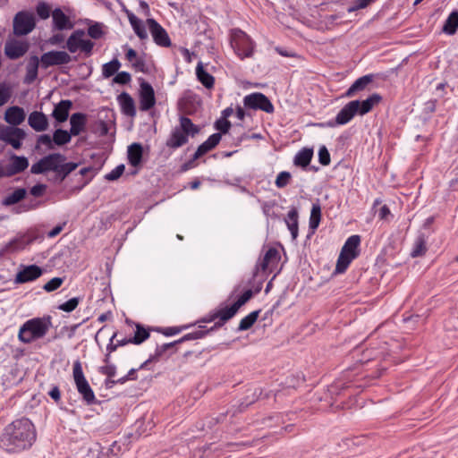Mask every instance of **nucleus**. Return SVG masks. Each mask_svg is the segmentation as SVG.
Returning a JSON list of instances; mask_svg holds the SVG:
<instances>
[{"mask_svg": "<svg viewBox=\"0 0 458 458\" xmlns=\"http://www.w3.org/2000/svg\"><path fill=\"white\" fill-rule=\"evenodd\" d=\"M37 439V429L28 418H20L7 424L0 436V447L7 453L30 449Z\"/></svg>", "mask_w": 458, "mask_h": 458, "instance_id": "obj_1", "label": "nucleus"}, {"mask_svg": "<svg viewBox=\"0 0 458 458\" xmlns=\"http://www.w3.org/2000/svg\"><path fill=\"white\" fill-rule=\"evenodd\" d=\"M380 95L375 93L363 101L352 100L347 103L336 114L335 123H329L330 126L344 125L348 123L356 114L364 115L381 101Z\"/></svg>", "mask_w": 458, "mask_h": 458, "instance_id": "obj_2", "label": "nucleus"}, {"mask_svg": "<svg viewBox=\"0 0 458 458\" xmlns=\"http://www.w3.org/2000/svg\"><path fill=\"white\" fill-rule=\"evenodd\" d=\"M52 327V318L44 316L24 322L19 329L18 339L23 344H30L43 338Z\"/></svg>", "mask_w": 458, "mask_h": 458, "instance_id": "obj_3", "label": "nucleus"}, {"mask_svg": "<svg viewBox=\"0 0 458 458\" xmlns=\"http://www.w3.org/2000/svg\"><path fill=\"white\" fill-rule=\"evenodd\" d=\"M199 132V127L190 118L182 116L179 125L172 130L165 145L170 148L176 149L185 145L189 141V137L193 138Z\"/></svg>", "mask_w": 458, "mask_h": 458, "instance_id": "obj_4", "label": "nucleus"}, {"mask_svg": "<svg viewBox=\"0 0 458 458\" xmlns=\"http://www.w3.org/2000/svg\"><path fill=\"white\" fill-rule=\"evenodd\" d=\"M230 45L241 60L250 58L254 55L256 43L246 32L240 29L230 30Z\"/></svg>", "mask_w": 458, "mask_h": 458, "instance_id": "obj_5", "label": "nucleus"}, {"mask_svg": "<svg viewBox=\"0 0 458 458\" xmlns=\"http://www.w3.org/2000/svg\"><path fill=\"white\" fill-rule=\"evenodd\" d=\"M360 243V237L356 234L346 240L336 262L335 273L342 274L345 272L351 262L359 256Z\"/></svg>", "mask_w": 458, "mask_h": 458, "instance_id": "obj_6", "label": "nucleus"}, {"mask_svg": "<svg viewBox=\"0 0 458 458\" xmlns=\"http://www.w3.org/2000/svg\"><path fill=\"white\" fill-rule=\"evenodd\" d=\"M72 377L78 393L81 395L83 401L87 404L97 403L95 394L86 379L82 366L80 360H75L72 366Z\"/></svg>", "mask_w": 458, "mask_h": 458, "instance_id": "obj_7", "label": "nucleus"}, {"mask_svg": "<svg viewBox=\"0 0 458 458\" xmlns=\"http://www.w3.org/2000/svg\"><path fill=\"white\" fill-rule=\"evenodd\" d=\"M94 46V42L85 38V32L82 30H74L66 41V47L70 53L81 51L86 56L91 55Z\"/></svg>", "mask_w": 458, "mask_h": 458, "instance_id": "obj_8", "label": "nucleus"}, {"mask_svg": "<svg viewBox=\"0 0 458 458\" xmlns=\"http://www.w3.org/2000/svg\"><path fill=\"white\" fill-rule=\"evenodd\" d=\"M60 161H65L64 156L59 153L49 154L33 164L30 167V173L33 174H41L47 172L56 173L60 167Z\"/></svg>", "mask_w": 458, "mask_h": 458, "instance_id": "obj_9", "label": "nucleus"}, {"mask_svg": "<svg viewBox=\"0 0 458 458\" xmlns=\"http://www.w3.org/2000/svg\"><path fill=\"white\" fill-rule=\"evenodd\" d=\"M280 253L276 248H269L265 253L262 260L257 264L253 276H258L259 272L264 274L272 273L277 267L280 260Z\"/></svg>", "mask_w": 458, "mask_h": 458, "instance_id": "obj_10", "label": "nucleus"}, {"mask_svg": "<svg viewBox=\"0 0 458 458\" xmlns=\"http://www.w3.org/2000/svg\"><path fill=\"white\" fill-rule=\"evenodd\" d=\"M243 104L248 108L262 110L267 114H272L275 110L274 106L268 98L259 92L245 96L243 98Z\"/></svg>", "mask_w": 458, "mask_h": 458, "instance_id": "obj_11", "label": "nucleus"}, {"mask_svg": "<svg viewBox=\"0 0 458 458\" xmlns=\"http://www.w3.org/2000/svg\"><path fill=\"white\" fill-rule=\"evenodd\" d=\"M36 26L35 18L28 12H19L13 19V31L18 36L27 35Z\"/></svg>", "mask_w": 458, "mask_h": 458, "instance_id": "obj_12", "label": "nucleus"}, {"mask_svg": "<svg viewBox=\"0 0 458 458\" xmlns=\"http://www.w3.org/2000/svg\"><path fill=\"white\" fill-rule=\"evenodd\" d=\"M25 137V131L18 127L6 126L0 129V140L10 144L15 149L21 148V141Z\"/></svg>", "mask_w": 458, "mask_h": 458, "instance_id": "obj_13", "label": "nucleus"}, {"mask_svg": "<svg viewBox=\"0 0 458 458\" xmlns=\"http://www.w3.org/2000/svg\"><path fill=\"white\" fill-rule=\"evenodd\" d=\"M72 61L71 55L65 51H48L40 57L41 66L48 68L55 65L67 64Z\"/></svg>", "mask_w": 458, "mask_h": 458, "instance_id": "obj_14", "label": "nucleus"}, {"mask_svg": "<svg viewBox=\"0 0 458 458\" xmlns=\"http://www.w3.org/2000/svg\"><path fill=\"white\" fill-rule=\"evenodd\" d=\"M147 24L153 40L157 46L162 47H168L171 46V39L168 33L155 19H148Z\"/></svg>", "mask_w": 458, "mask_h": 458, "instance_id": "obj_15", "label": "nucleus"}, {"mask_svg": "<svg viewBox=\"0 0 458 458\" xmlns=\"http://www.w3.org/2000/svg\"><path fill=\"white\" fill-rule=\"evenodd\" d=\"M43 274V269L37 265L24 266L16 274L14 283L17 284L32 282L40 277Z\"/></svg>", "mask_w": 458, "mask_h": 458, "instance_id": "obj_16", "label": "nucleus"}, {"mask_svg": "<svg viewBox=\"0 0 458 458\" xmlns=\"http://www.w3.org/2000/svg\"><path fill=\"white\" fill-rule=\"evenodd\" d=\"M238 310L234 307L233 304L230 306L220 307L219 309L214 310L212 313L208 315L207 318H205L206 322H212L216 318L219 321L216 322L215 327L223 326L227 320L232 318L236 313Z\"/></svg>", "mask_w": 458, "mask_h": 458, "instance_id": "obj_17", "label": "nucleus"}, {"mask_svg": "<svg viewBox=\"0 0 458 458\" xmlns=\"http://www.w3.org/2000/svg\"><path fill=\"white\" fill-rule=\"evenodd\" d=\"M156 104L155 92L152 86L142 81L140 89V109L141 111H148L151 109Z\"/></svg>", "mask_w": 458, "mask_h": 458, "instance_id": "obj_18", "label": "nucleus"}, {"mask_svg": "<svg viewBox=\"0 0 458 458\" xmlns=\"http://www.w3.org/2000/svg\"><path fill=\"white\" fill-rule=\"evenodd\" d=\"M52 20L55 30H64L73 27L69 17L60 8H55L52 11Z\"/></svg>", "mask_w": 458, "mask_h": 458, "instance_id": "obj_19", "label": "nucleus"}, {"mask_svg": "<svg viewBox=\"0 0 458 458\" xmlns=\"http://www.w3.org/2000/svg\"><path fill=\"white\" fill-rule=\"evenodd\" d=\"M29 125L36 131H44L48 127V120L45 114L34 111L28 117Z\"/></svg>", "mask_w": 458, "mask_h": 458, "instance_id": "obj_20", "label": "nucleus"}, {"mask_svg": "<svg viewBox=\"0 0 458 458\" xmlns=\"http://www.w3.org/2000/svg\"><path fill=\"white\" fill-rule=\"evenodd\" d=\"M28 51V46L25 43L19 41H13L6 43L4 47V53L10 59H18L24 55Z\"/></svg>", "mask_w": 458, "mask_h": 458, "instance_id": "obj_21", "label": "nucleus"}, {"mask_svg": "<svg viewBox=\"0 0 458 458\" xmlns=\"http://www.w3.org/2000/svg\"><path fill=\"white\" fill-rule=\"evenodd\" d=\"M122 112L130 117L136 115V108L133 98L127 92H123L117 97Z\"/></svg>", "mask_w": 458, "mask_h": 458, "instance_id": "obj_22", "label": "nucleus"}, {"mask_svg": "<svg viewBox=\"0 0 458 458\" xmlns=\"http://www.w3.org/2000/svg\"><path fill=\"white\" fill-rule=\"evenodd\" d=\"M72 102L69 99L61 100L55 106L52 112V116L58 122L64 123L69 116L70 109L72 108Z\"/></svg>", "mask_w": 458, "mask_h": 458, "instance_id": "obj_23", "label": "nucleus"}, {"mask_svg": "<svg viewBox=\"0 0 458 458\" xmlns=\"http://www.w3.org/2000/svg\"><path fill=\"white\" fill-rule=\"evenodd\" d=\"M10 175H15L26 170L29 166V160L26 157L13 154L10 156V164L7 165Z\"/></svg>", "mask_w": 458, "mask_h": 458, "instance_id": "obj_24", "label": "nucleus"}, {"mask_svg": "<svg viewBox=\"0 0 458 458\" xmlns=\"http://www.w3.org/2000/svg\"><path fill=\"white\" fill-rule=\"evenodd\" d=\"M129 22L135 32V34L141 39L145 40L148 38V32L145 25L141 20H140L133 13L129 10L125 11Z\"/></svg>", "mask_w": 458, "mask_h": 458, "instance_id": "obj_25", "label": "nucleus"}, {"mask_svg": "<svg viewBox=\"0 0 458 458\" xmlns=\"http://www.w3.org/2000/svg\"><path fill=\"white\" fill-rule=\"evenodd\" d=\"M4 119L8 123L13 125V127L17 126L25 119L24 110L20 106H11L5 111Z\"/></svg>", "mask_w": 458, "mask_h": 458, "instance_id": "obj_26", "label": "nucleus"}, {"mask_svg": "<svg viewBox=\"0 0 458 458\" xmlns=\"http://www.w3.org/2000/svg\"><path fill=\"white\" fill-rule=\"evenodd\" d=\"M373 75L368 74L357 79L352 86L347 89L344 96L346 98H352L359 91L364 90L367 86L372 81Z\"/></svg>", "mask_w": 458, "mask_h": 458, "instance_id": "obj_27", "label": "nucleus"}, {"mask_svg": "<svg viewBox=\"0 0 458 458\" xmlns=\"http://www.w3.org/2000/svg\"><path fill=\"white\" fill-rule=\"evenodd\" d=\"M143 148L140 143H132L128 147L127 157L128 162L133 167L140 165L142 160Z\"/></svg>", "mask_w": 458, "mask_h": 458, "instance_id": "obj_28", "label": "nucleus"}, {"mask_svg": "<svg viewBox=\"0 0 458 458\" xmlns=\"http://www.w3.org/2000/svg\"><path fill=\"white\" fill-rule=\"evenodd\" d=\"M87 123L86 114L82 113L72 114L70 118L71 130L70 132L72 136L79 135L83 131Z\"/></svg>", "mask_w": 458, "mask_h": 458, "instance_id": "obj_29", "label": "nucleus"}, {"mask_svg": "<svg viewBox=\"0 0 458 458\" xmlns=\"http://www.w3.org/2000/svg\"><path fill=\"white\" fill-rule=\"evenodd\" d=\"M125 47L127 48L125 57L131 64L132 68L137 72H144L146 66L144 60L138 56V54L134 49L128 47V46H125Z\"/></svg>", "mask_w": 458, "mask_h": 458, "instance_id": "obj_30", "label": "nucleus"}, {"mask_svg": "<svg viewBox=\"0 0 458 458\" xmlns=\"http://www.w3.org/2000/svg\"><path fill=\"white\" fill-rule=\"evenodd\" d=\"M196 75L199 81L207 89L214 87L215 78L204 69L202 63L197 64Z\"/></svg>", "mask_w": 458, "mask_h": 458, "instance_id": "obj_31", "label": "nucleus"}, {"mask_svg": "<svg viewBox=\"0 0 458 458\" xmlns=\"http://www.w3.org/2000/svg\"><path fill=\"white\" fill-rule=\"evenodd\" d=\"M313 157V149L303 148L294 157L293 164L297 166L307 167Z\"/></svg>", "mask_w": 458, "mask_h": 458, "instance_id": "obj_32", "label": "nucleus"}, {"mask_svg": "<svg viewBox=\"0 0 458 458\" xmlns=\"http://www.w3.org/2000/svg\"><path fill=\"white\" fill-rule=\"evenodd\" d=\"M298 217L299 216L297 210L293 208L287 213V216L284 219L293 240L298 237Z\"/></svg>", "mask_w": 458, "mask_h": 458, "instance_id": "obj_33", "label": "nucleus"}, {"mask_svg": "<svg viewBox=\"0 0 458 458\" xmlns=\"http://www.w3.org/2000/svg\"><path fill=\"white\" fill-rule=\"evenodd\" d=\"M39 60L37 56H32L26 66V76L24 81L28 84L32 83L38 76Z\"/></svg>", "mask_w": 458, "mask_h": 458, "instance_id": "obj_34", "label": "nucleus"}, {"mask_svg": "<svg viewBox=\"0 0 458 458\" xmlns=\"http://www.w3.org/2000/svg\"><path fill=\"white\" fill-rule=\"evenodd\" d=\"M27 194V191L24 188H17L12 193L8 194L3 199V205L4 206H12L17 204L21 200H22Z\"/></svg>", "mask_w": 458, "mask_h": 458, "instance_id": "obj_35", "label": "nucleus"}, {"mask_svg": "<svg viewBox=\"0 0 458 458\" xmlns=\"http://www.w3.org/2000/svg\"><path fill=\"white\" fill-rule=\"evenodd\" d=\"M458 29V12H452L447 17L444 26L443 31L448 35H454Z\"/></svg>", "mask_w": 458, "mask_h": 458, "instance_id": "obj_36", "label": "nucleus"}, {"mask_svg": "<svg viewBox=\"0 0 458 458\" xmlns=\"http://www.w3.org/2000/svg\"><path fill=\"white\" fill-rule=\"evenodd\" d=\"M259 312V310H254L248 314L247 316H245L244 318H242L239 323L238 330L245 331L250 329L257 321Z\"/></svg>", "mask_w": 458, "mask_h": 458, "instance_id": "obj_37", "label": "nucleus"}, {"mask_svg": "<svg viewBox=\"0 0 458 458\" xmlns=\"http://www.w3.org/2000/svg\"><path fill=\"white\" fill-rule=\"evenodd\" d=\"M321 219V207L318 203L312 205L310 216V228L313 231L316 230Z\"/></svg>", "mask_w": 458, "mask_h": 458, "instance_id": "obj_38", "label": "nucleus"}, {"mask_svg": "<svg viewBox=\"0 0 458 458\" xmlns=\"http://www.w3.org/2000/svg\"><path fill=\"white\" fill-rule=\"evenodd\" d=\"M72 136L71 132L62 129H57L53 134V141L58 146H63L71 141Z\"/></svg>", "mask_w": 458, "mask_h": 458, "instance_id": "obj_39", "label": "nucleus"}, {"mask_svg": "<svg viewBox=\"0 0 458 458\" xmlns=\"http://www.w3.org/2000/svg\"><path fill=\"white\" fill-rule=\"evenodd\" d=\"M121 67V63L118 59H113L112 61L105 64L102 67V74L105 78H109L114 75Z\"/></svg>", "mask_w": 458, "mask_h": 458, "instance_id": "obj_40", "label": "nucleus"}, {"mask_svg": "<svg viewBox=\"0 0 458 458\" xmlns=\"http://www.w3.org/2000/svg\"><path fill=\"white\" fill-rule=\"evenodd\" d=\"M212 148L208 145H207L206 141H204L202 144H200L196 152L193 155V157L191 160H190L188 163L184 164L182 168L184 171L191 168L193 166V163L196 159L199 158L201 156L206 154L207 152L210 151Z\"/></svg>", "mask_w": 458, "mask_h": 458, "instance_id": "obj_41", "label": "nucleus"}, {"mask_svg": "<svg viewBox=\"0 0 458 458\" xmlns=\"http://www.w3.org/2000/svg\"><path fill=\"white\" fill-rule=\"evenodd\" d=\"M208 333V330H204L203 327H199L197 330L191 332L189 334H186L182 338L175 341V343H183L185 341L200 339V338H203Z\"/></svg>", "mask_w": 458, "mask_h": 458, "instance_id": "obj_42", "label": "nucleus"}, {"mask_svg": "<svg viewBox=\"0 0 458 458\" xmlns=\"http://www.w3.org/2000/svg\"><path fill=\"white\" fill-rule=\"evenodd\" d=\"M149 337V333L140 325L136 326V332L134 336L131 337V342L134 344H140Z\"/></svg>", "mask_w": 458, "mask_h": 458, "instance_id": "obj_43", "label": "nucleus"}, {"mask_svg": "<svg viewBox=\"0 0 458 458\" xmlns=\"http://www.w3.org/2000/svg\"><path fill=\"white\" fill-rule=\"evenodd\" d=\"M12 97V87L6 83H0V106L5 105Z\"/></svg>", "mask_w": 458, "mask_h": 458, "instance_id": "obj_44", "label": "nucleus"}, {"mask_svg": "<svg viewBox=\"0 0 458 458\" xmlns=\"http://www.w3.org/2000/svg\"><path fill=\"white\" fill-rule=\"evenodd\" d=\"M36 12L38 16L42 20H47L49 18L50 14L52 15L50 5L44 1H41L37 4Z\"/></svg>", "mask_w": 458, "mask_h": 458, "instance_id": "obj_45", "label": "nucleus"}, {"mask_svg": "<svg viewBox=\"0 0 458 458\" xmlns=\"http://www.w3.org/2000/svg\"><path fill=\"white\" fill-rule=\"evenodd\" d=\"M77 167V164L75 163H64V161H60V167L57 169L56 174L62 175V179H64L70 173L75 170Z\"/></svg>", "mask_w": 458, "mask_h": 458, "instance_id": "obj_46", "label": "nucleus"}, {"mask_svg": "<svg viewBox=\"0 0 458 458\" xmlns=\"http://www.w3.org/2000/svg\"><path fill=\"white\" fill-rule=\"evenodd\" d=\"M103 24L96 22L88 28V35L94 39H99L104 35Z\"/></svg>", "mask_w": 458, "mask_h": 458, "instance_id": "obj_47", "label": "nucleus"}, {"mask_svg": "<svg viewBox=\"0 0 458 458\" xmlns=\"http://www.w3.org/2000/svg\"><path fill=\"white\" fill-rule=\"evenodd\" d=\"M292 175L289 172H280L276 179L275 184L277 188L282 189L289 184Z\"/></svg>", "mask_w": 458, "mask_h": 458, "instance_id": "obj_48", "label": "nucleus"}, {"mask_svg": "<svg viewBox=\"0 0 458 458\" xmlns=\"http://www.w3.org/2000/svg\"><path fill=\"white\" fill-rule=\"evenodd\" d=\"M63 283L64 278L54 277L44 284L43 289L47 293H51L57 290L63 284Z\"/></svg>", "mask_w": 458, "mask_h": 458, "instance_id": "obj_49", "label": "nucleus"}, {"mask_svg": "<svg viewBox=\"0 0 458 458\" xmlns=\"http://www.w3.org/2000/svg\"><path fill=\"white\" fill-rule=\"evenodd\" d=\"M79 298L78 297H73L70 300H68L67 301L62 303L61 305H59V310H63V311H65V312H72V310H74L78 304H79Z\"/></svg>", "mask_w": 458, "mask_h": 458, "instance_id": "obj_50", "label": "nucleus"}, {"mask_svg": "<svg viewBox=\"0 0 458 458\" xmlns=\"http://www.w3.org/2000/svg\"><path fill=\"white\" fill-rule=\"evenodd\" d=\"M131 80V74L127 72H117L114 77L113 81L116 84L125 85L128 84Z\"/></svg>", "mask_w": 458, "mask_h": 458, "instance_id": "obj_51", "label": "nucleus"}, {"mask_svg": "<svg viewBox=\"0 0 458 458\" xmlns=\"http://www.w3.org/2000/svg\"><path fill=\"white\" fill-rule=\"evenodd\" d=\"M318 161L322 165L330 164V154L326 146H321L318 150Z\"/></svg>", "mask_w": 458, "mask_h": 458, "instance_id": "obj_52", "label": "nucleus"}, {"mask_svg": "<svg viewBox=\"0 0 458 458\" xmlns=\"http://www.w3.org/2000/svg\"><path fill=\"white\" fill-rule=\"evenodd\" d=\"M426 251L425 242L422 239H418L415 242L414 248L411 250V255L415 258L421 256Z\"/></svg>", "mask_w": 458, "mask_h": 458, "instance_id": "obj_53", "label": "nucleus"}, {"mask_svg": "<svg viewBox=\"0 0 458 458\" xmlns=\"http://www.w3.org/2000/svg\"><path fill=\"white\" fill-rule=\"evenodd\" d=\"M252 295L253 292L250 289L246 290L233 304L237 310H239L242 305H244L249 300L251 299Z\"/></svg>", "mask_w": 458, "mask_h": 458, "instance_id": "obj_54", "label": "nucleus"}, {"mask_svg": "<svg viewBox=\"0 0 458 458\" xmlns=\"http://www.w3.org/2000/svg\"><path fill=\"white\" fill-rule=\"evenodd\" d=\"M124 165H119L114 168L110 173L106 175V179L108 181L117 180L124 172Z\"/></svg>", "mask_w": 458, "mask_h": 458, "instance_id": "obj_55", "label": "nucleus"}, {"mask_svg": "<svg viewBox=\"0 0 458 458\" xmlns=\"http://www.w3.org/2000/svg\"><path fill=\"white\" fill-rule=\"evenodd\" d=\"M25 245H26V242H25L24 239L21 237V238H16V239L10 241L9 243L7 244L6 248L8 250H18L23 249L25 247Z\"/></svg>", "mask_w": 458, "mask_h": 458, "instance_id": "obj_56", "label": "nucleus"}, {"mask_svg": "<svg viewBox=\"0 0 458 458\" xmlns=\"http://www.w3.org/2000/svg\"><path fill=\"white\" fill-rule=\"evenodd\" d=\"M98 371L107 377H113L116 374V367L114 364H106L105 366H101Z\"/></svg>", "mask_w": 458, "mask_h": 458, "instance_id": "obj_57", "label": "nucleus"}, {"mask_svg": "<svg viewBox=\"0 0 458 458\" xmlns=\"http://www.w3.org/2000/svg\"><path fill=\"white\" fill-rule=\"evenodd\" d=\"M215 127L222 133H226L231 127V123L226 119H219L216 122Z\"/></svg>", "mask_w": 458, "mask_h": 458, "instance_id": "obj_58", "label": "nucleus"}, {"mask_svg": "<svg viewBox=\"0 0 458 458\" xmlns=\"http://www.w3.org/2000/svg\"><path fill=\"white\" fill-rule=\"evenodd\" d=\"M175 344L176 343L174 342L169 344H164L162 345L157 346L153 355V359H156L157 360L165 351L174 346Z\"/></svg>", "mask_w": 458, "mask_h": 458, "instance_id": "obj_59", "label": "nucleus"}, {"mask_svg": "<svg viewBox=\"0 0 458 458\" xmlns=\"http://www.w3.org/2000/svg\"><path fill=\"white\" fill-rule=\"evenodd\" d=\"M46 190H47L46 184L38 183V184L34 185L30 189V192L34 197H41L44 195Z\"/></svg>", "mask_w": 458, "mask_h": 458, "instance_id": "obj_60", "label": "nucleus"}, {"mask_svg": "<svg viewBox=\"0 0 458 458\" xmlns=\"http://www.w3.org/2000/svg\"><path fill=\"white\" fill-rule=\"evenodd\" d=\"M220 140H221L220 133H213L205 141H206L207 145L211 147V148L213 149L219 143Z\"/></svg>", "mask_w": 458, "mask_h": 458, "instance_id": "obj_61", "label": "nucleus"}, {"mask_svg": "<svg viewBox=\"0 0 458 458\" xmlns=\"http://www.w3.org/2000/svg\"><path fill=\"white\" fill-rule=\"evenodd\" d=\"M53 139L47 134L40 135L38 139V143L47 146L48 148H52Z\"/></svg>", "mask_w": 458, "mask_h": 458, "instance_id": "obj_62", "label": "nucleus"}, {"mask_svg": "<svg viewBox=\"0 0 458 458\" xmlns=\"http://www.w3.org/2000/svg\"><path fill=\"white\" fill-rule=\"evenodd\" d=\"M137 370H138V369H130L129 372L127 373V375L117 379V382H119L120 384H123L128 380H135L136 379L135 374H136Z\"/></svg>", "mask_w": 458, "mask_h": 458, "instance_id": "obj_63", "label": "nucleus"}, {"mask_svg": "<svg viewBox=\"0 0 458 458\" xmlns=\"http://www.w3.org/2000/svg\"><path fill=\"white\" fill-rule=\"evenodd\" d=\"M49 396L55 401L59 402L61 399V393L58 386H53L50 391L48 392Z\"/></svg>", "mask_w": 458, "mask_h": 458, "instance_id": "obj_64", "label": "nucleus"}]
</instances>
